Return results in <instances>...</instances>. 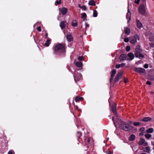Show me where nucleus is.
Instances as JSON below:
<instances>
[{
  "instance_id": "obj_64",
  "label": "nucleus",
  "mask_w": 154,
  "mask_h": 154,
  "mask_svg": "<svg viewBox=\"0 0 154 154\" xmlns=\"http://www.w3.org/2000/svg\"><path fill=\"white\" fill-rule=\"evenodd\" d=\"M109 117L110 119L111 118V116L109 115Z\"/></svg>"
},
{
  "instance_id": "obj_39",
  "label": "nucleus",
  "mask_w": 154,
  "mask_h": 154,
  "mask_svg": "<svg viewBox=\"0 0 154 154\" xmlns=\"http://www.w3.org/2000/svg\"><path fill=\"white\" fill-rule=\"evenodd\" d=\"M124 42H129V40L128 38H126L124 39Z\"/></svg>"
},
{
  "instance_id": "obj_3",
  "label": "nucleus",
  "mask_w": 154,
  "mask_h": 154,
  "mask_svg": "<svg viewBox=\"0 0 154 154\" xmlns=\"http://www.w3.org/2000/svg\"><path fill=\"white\" fill-rule=\"evenodd\" d=\"M143 53V50L139 45L136 46L135 48V57L140 59L143 58L144 56Z\"/></svg>"
},
{
  "instance_id": "obj_44",
  "label": "nucleus",
  "mask_w": 154,
  "mask_h": 154,
  "mask_svg": "<svg viewBox=\"0 0 154 154\" xmlns=\"http://www.w3.org/2000/svg\"><path fill=\"white\" fill-rule=\"evenodd\" d=\"M114 76H112V75H111V78H110V82H111L112 81V80H113V78H114Z\"/></svg>"
},
{
  "instance_id": "obj_22",
  "label": "nucleus",
  "mask_w": 154,
  "mask_h": 154,
  "mask_svg": "<svg viewBox=\"0 0 154 154\" xmlns=\"http://www.w3.org/2000/svg\"><path fill=\"white\" fill-rule=\"evenodd\" d=\"M145 142V140L144 139L141 138L140 139V141L138 142V143L140 145H142Z\"/></svg>"
},
{
  "instance_id": "obj_8",
  "label": "nucleus",
  "mask_w": 154,
  "mask_h": 154,
  "mask_svg": "<svg viewBox=\"0 0 154 154\" xmlns=\"http://www.w3.org/2000/svg\"><path fill=\"white\" fill-rule=\"evenodd\" d=\"M66 38L67 41L69 42H70L73 41V38L72 35L70 34H68L66 35Z\"/></svg>"
},
{
  "instance_id": "obj_34",
  "label": "nucleus",
  "mask_w": 154,
  "mask_h": 154,
  "mask_svg": "<svg viewBox=\"0 0 154 154\" xmlns=\"http://www.w3.org/2000/svg\"><path fill=\"white\" fill-rule=\"evenodd\" d=\"M78 60L79 61L84 60V58L83 56H79L78 57Z\"/></svg>"
},
{
  "instance_id": "obj_54",
  "label": "nucleus",
  "mask_w": 154,
  "mask_h": 154,
  "mask_svg": "<svg viewBox=\"0 0 154 154\" xmlns=\"http://www.w3.org/2000/svg\"><path fill=\"white\" fill-rule=\"evenodd\" d=\"M89 26V24L87 23H85V27H88Z\"/></svg>"
},
{
  "instance_id": "obj_60",
  "label": "nucleus",
  "mask_w": 154,
  "mask_h": 154,
  "mask_svg": "<svg viewBox=\"0 0 154 154\" xmlns=\"http://www.w3.org/2000/svg\"><path fill=\"white\" fill-rule=\"evenodd\" d=\"M151 144L152 145L154 146V142L152 141L151 142Z\"/></svg>"
},
{
  "instance_id": "obj_50",
  "label": "nucleus",
  "mask_w": 154,
  "mask_h": 154,
  "mask_svg": "<svg viewBox=\"0 0 154 154\" xmlns=\"http://www.w3.org/2000/svg\"><path fill=\"white\" fill-rule=\"evenodd\" d=\"M146 84L148 85H150L151 83L150 82L147 81L146 82Z\"/></svg>"
},
{
  "instance_id": "obj_30",
  "label": "nucleus",
  "mask_w": 154,
  "mask_h": 154,
  "mask_svg": "<svg viewBox=\"0 0 154 154\" xmlns=\"http://www.w3.org/2000/svg\"><path fill=\"white\" fill-rule=\"evenodd\" d=\"M97 15V12L96 10H94L93 11V17H96Z\"/></svg>"
},
{
  "instance_id": "obj_26",
  "label": "nucleus",
  "mask_w": 154,
  "mask_h": 154,
  "mask_svg": "<svg viewBox=\"0 0 154 154\" xmlns=\"http://www.w3.org/2000/svg\"><path fill=\"white\" fill-rule=\"evenodd\" d=\"M82 135V133L80 131H78L76 133V137L78 139L80 138Z\"/></svg>"
},
{
  "instance_id": "obj_17",
  "label": "nucleus",
  "mask_w": 154,
  "mask_h": 154,
  "mask_svg": "<svg viewBox=\"0 0 154 154\" xmlns=\"http://www.w3.org/2000/svg\"><path fill=\"white\" fill-rule=\"evenodd\" d=\"M128 56L130 58L131 60H133L134 57V54L131 53H128Z\"/></svg>"
},
{
  "instance_id": "obj_2",
  "label": "nucleus",
  "mask_w": 154,
  "mask_h": 154,
  "mask_svg": "<svg viewBox=\"0 0 154 154\" xmlns=\"http://www.w3.org/2000/svg\"><path fill=\"white\" fill-rule=\"evenodd\" d=\"M118 120H120L121 124L119 126L120 128L125 131H128L132 129L133 127L131 125L132 122H130V124H128L125 122H121V120L119 119Z\"/></svg>"
},
{
  "instance_id": "obj_18",
  "label": "nucleus",
  "mask_w": 154,
  "mask_h": 154,
  "mask_svg": "<svg viewBox=\"0 0 154 154\" xmlns=\"http://www.w3.org/2000/svg\"><path fill=\"white\" fill-rule=\"evenodd\" d=\"M88 4L89 5L95 6V2L94 0H91L89 2Z\"/></svg>"
},
{
  "instance_id": "obj_38",
  "label": "nucleus",
  "mask_w": 154,
  "mask_h": 154,
  "mask_svg": "<svg viewBox=\"0 0 154 154\" xmlns=\"http://www.w3.org/2000/svg\"><path fill=\"white\" fill-rule=\"evenodd\" d=\"M82 8H83V10L84 11H85L87 9L85 5H83L82 6Z\"/></svg>"
},
{
  "instance_id": "obj_6",
  "label": "nucleus",
  "mask_w": 154,
  "mask_h": 154,
  "mask_svg": "<svg viewBox=\"0 0 154 154\" xmlns=\"http://www.w3.org/2000/svg\"><path fill=\"white\" fill-rule=\"evenodd\" d=\"M122 72L120 71L117 73L115 79V82L119 81V79L122 78Z\"/></svg>"
},
{
  "instance_id": "obj_43",
  "label": "nucleus",
  "mask_w": 154,
  "mask_h": 154,
  "mask_svg": "<svg viewBox=\"0 0 154 154\" xmlns=\"http://www.w3.org/2000/svg\"><path fill=\"white\" fill-rule=\"evenodd\" d=\"M13 153L14 152L13 151H10L8 152V154H13Z\"/></svg>"
},
{
  "instance_id": "obj_13",
  "label": "nucleus",
  "mask_w": 154,
  "mask_h": 154,
  "mask_svg": "<svg viewBox=\"0 0 154 154\" xmlns=\"http://www.w3.org/2000/svg\"><path fill=\"white\" fill-rule=\"evenodd\" d=\"M83 99V98L82 97L76 96L75 98V100L76 102H79L82 101Z\"/></svg>"
},
{
  "instance_id": "obj_37",
  "label": "nucleus",
  "mask_w": 154,
  "mask_h": 154,
  "mask_svg": "<svg viewBox=\"0 0 154 154\" xmlns=\"http://www.w3.org/2000/svg\"><path fill=\"white\" fill-rule=\"evenodd\" d=\"M143 67L146 69H147L149 67V65L147 63L145 64L144 65Z\"/></svg>"
},
{
  "instance_id": "obj_29",
  "label": "nucleus",
  "mask_w": 154,
  "mask_h": 154,
  "mask_svg": "<svg viewBox=\"0 0 154 154\" xmlns=\"http://www.w3.org/2000/svg\"><path fill=\"white\" fill-rule=\"evenodd\" d=\"M153 131V129L152 128H150L147 129L146 131V132L147 133H152Z\"/></svg>"
},
{
  "instance_id": "obj_57",
  "label": "nucleus",
  "mask_w": 154,
  "mask_h": 154,
  "mask_svg": "<svg viewBox=\"0 0 154 154\" xmlns=\"http://www.w3.org/2000/svg\"><path fill=\"white\" fill-rule=\"evenodd\" d=\"M143 4L146 3V0H141Z\"/></svg>"
},
{
  "instance_id": "obj_53",
  "label": "nucleus",
  "mask_w": 154,
  "mask_h": 154,
  "mask_svg": "<svg viewBox=\"0 0 154 154\" xmlns=\"http://www.w3.org/2000/svg\"><path fill=\"white\" fill-rule=\"evenodd\" d=\"M144 128H140V131H143L144 130Z\"/></svg>"
},
{
  "instance_id": "obj_36",
  "label": "nucleus",
  "mask_w": 154,
  "mask_h": 154,
  "mask_svg": "<svg viewBox=\"0 0 154 154\" xmlns=\"http://www.w3.org/2000/svg\"><path fill=\"white\" fill-rule=\"evenodd\" d=\"M137 39L139 40H140V38L138 35H135V42H136Z\"/></svg>"
},
{
  "instance_id": "obj_32",
  "label": "nucleus",
  "mask_w": 154,
  "mask_h": 154,
  "mask_svg": "<svg viewBox=\"0 0 154 154\" xmlns=\"http://www.w3.org/2000/svg\"><path fill=\"white\" fill-rule=\"evenodd\" d=\"M116 72V70L115 69H113L112 71V74L111 75H112V76H114Z\"/></svg>"
},
{
  "instance_id": "obj_20",
  "label": "nucleus",
  "mask_w": 154,
  "mask_h": 154,
  "mask_svg": "<svg viewBox=\"0 0 154 154\" xmlns=\"http://www.w3.org/2000/svg\"><path fill=\"white\" fill-rule=\"evenodd\" d=\"M131 14V12L129 11V9H128V12L127 13V15H126V18L127 19H129V20L128 21V22L131 19V17H130Z\"/></svg>"
},
{
  "instance_id": "obj_9",
  "label": "nucleus",
  "mask_w": 154,
  "mask_h": 154,
  "mask_svg": "<svg viewBox=\"0 0 154 154\" xmlns=\"http://www.w3.org/2000/svg\"><path fill=\"white\" fill-rule=\"evenodd\" d=\"M67 9L65 7L62 8L61 10V12L63 15L66 14L67 12Z\"/></svg>"
},
{
  "instance_id": "obj_49",
  "label": "nucleus",
  "mask_w": 154,
  "mask_h": 154,
  "mask_svg": "<svg viewBox=\"0 0 154 154\" xmlns=\"http://www.w3.org/2000/svg\"><path fill=\"white\" fill-rule=\"evenodd\" d=\"M131 147L133 151H134V144H131Z\"/></svg>"
},
{
  "instance_id": "obj_62",
  "label": "nucleus",
  "mask_w": 154,
  "mask_h": 154,
  "mask_svg": "<svg viewBox=\"0 0 154 154\" xmlns=\"http://www.w3.org/2000/svg\"><path fill=\"white\" fill-rule=\"evenodd\" d=\"M78 7H79L80 8H82V7L81 6L80 4H79V5Z\"/></svg>"
},
{
  "instance_id": "obj_35",
  "label": "nucleus",
  "mask_w": 154,
  "mask_h": 154,
  "mask_svg": "<svg viewBox=\"0 0 154 154\" xmlns=\"http://www.w3.org/2000/svg\"><path fill=\"white\" fill-rule=\"evenodd\" d=\"M131 49L130 47L129 46H127L126 48V50L127 51H129Z\"/></svg>"
},
{
  "instance_id": "obj_15",
  "label": "nucleus",
  "mask_w": 154,
  "mask_h": 154,
  "mask_svg": "<svg viewBox=\"0 0 154 154\" xmlns=\"http://www.w3.org/2000/svg\"><path fill=\"white\" fill-rule=\"evenodd\" d=\"M136 25L137 27L139 29L141 28L143 26L142 24L138 20L136 21Z\"/></svg>"
},
{
  "instance_id": "obj_59",
  "label": "nucleus",
  "mask_w": 154,
  "mask_h": 154,
  "mask_svg": "<svg viewBox=\"0 0 154 154\" xmlns=\"http://www.w3.org/2000/svg\"><path fill=\"white\" fill-rule=\"evenodd\" d=\"M139 135L141 136H142L143 135V133L142 132H141L140 133Z\"/></svg>"
},
{
  "instance_id": "obj_31",
  "label": "nucleus",
  "mask_w": 154,
  "mask_h": 154,
  "mask_svg": "<svg viewBox=\"0 0 154 154\" xmlns=\"http://www.w3.org/2000/svg\"><path fill=\"white\" fill-rule=\"evenodd\" d=\"M61 4V0H59V1H56L55 3V5H60Z\"/></svg>"
},
{
  "instance_id": "obj_11",
  "label": "nucleus",
  "mask_w": 154,
  "mask_h": 154,
  "mask_svg": "<svg viewBox=\"0 0 154 154\" xmlns=\"http://www.w3.org/2000/svg\"><path fill=\"white\" fill-rule=\"evenodd\" d=\"M66 23V22L64 21H62L60 22V26L62 29H63L65 28L66 26V25L65 23Z\"/></svg>"
},
{
  "instance_id": "obj_24",
  "label": "nucleus",
  "mask_w": 154,
  "mask_h": 154,
  "mask_svg": "<svg viewBox=\"0 0 154 154\" xmlns=\"http://www.w3.org/2000/svg\"><path fill=\"white\" fill-rule=\"evenodd\" d=\"M135 139V135L132 134L129 137V140L131 141L134 140Z\"/></svg>"
},
{
  "instance_id": "obj_63",
  "label": "nucleus",
  "mask_w": 154,
  "mask_h": 154,
  "mask_svg": "<svg viewBox=\"0 0 154 154\" xmlns=\"http://www.w3.org/2000/svg\"><path fill=\"white\" fill-rule=\"evenodd\" d=\"M75 107H76V109H78V107L77 106H75Z\"/></svg>"
},
{
  "instance_id": "obj_4",
  "label": "nucleus",
  "mask_w": 154,
  "mask_h": 154,
  "mask_svg": "<svg viewBox=\"0 0 154 154\" xmlns=\"http://www.w3.org/2000/svg\"><path fill=\"white\" fill-rule=\"evenodd\" d=\"M111 110L112 112H113L114 115L116 116V119L119 120V118L117 117L118 116L116 112V104L115 103H113L112 104L111 107Z\"/></svg>"
},
{
  "instance_id": "obj_19",
  "label": "nucleus",
  "mask_w": 154,
  "mask_h": 154,
  "mask_svg": "<svg viewBox=\"0 0 154 154\" xmlns=\"http://www.w3.org/2000/svg\"><path fill=\"white\" fill-rule=\"evenodd\" d=\"M125 33L128 35H129L130 32V29L128 27L125 28Z\"/></svg>"
},
{
  "instance_id": "obj_55",
  "label": "nucleus",
  "mask_w": 154,
  "mask_h": 154,
  "mask_svg": "<svg viewBox=\"0 0 154 154\" xmlns=\"http://www.w3.org/2000/svg\"><path fill=\"white\" fill-rule=\"evenodd\" d=\"M106 154H113V153L110 151H109L107 152Z\"/></svg>"
},
{
  "instance_id": "obj_23",
  "label": "nucleus",
  "mask_w": 154,
  "mask_h": 154,
  "mask_svg": "<svg viewBox=\"0 0 154 154\" xmlns=\"http://www.w3.org/2000/svg\"><path fill=\"white\" fill-rule=\"evenodd\" d=\"M71 25L72 26L76 27L78 25V23L75 20H73L72 23Z\"/></svg>"
},
{
  "instance_id": "obj_12",
  "label": "nucleus",
  "mask_w": 154,
  "mask_h": 154,
  "mask_svg": "<svg viewBox=\"0 0 154 154\" xmlns=\"http://www.w3.org/2000/svg\"><path fill=\"white\" fill-rule=\"evenodd\" d=\"M143 151L147 153H150L151 151L150 147L148 146L144 148L143 149Z\"/></svg>"
},
{
  "instance_id": "obj_45",
  "label": "nucleus",
  "mask_w": 154,
  "mask_h": 154,
  "mask_svg": "<svg viewBox=\"0 0 154 154\" xmlns=\"http://www.w3.org/2000/svg\"><path fill=\"white\" fill-rule=\"evenodd\" d=\"M140 0H135V3H136L137 4H139L140 2Z\"/></svg>"
},
{
  "instance_id": "obj_1",
  "label": "nucleus",
  "mask_w": 154,
  "mask_h": 154,
  "mask_svg": "<svg viewBox=\"0 0 154 154\" xmlns=\"http://www.w3.org/2000/svg\"><path fill=\"white\" fill-rule=\"evenodd\" d=\"M53 49L54 51V54L60 56L63 55L65 56L66 49L65 45L62 43H57L53 48Z\"/></svg>"
},
{
  "instance_id": "obj_14",
  "label": "nucleus",
  "mask_w": 154,
  "mask_h": 154,
  "mask_svg": "<svg viewBox=\"0 0 154 154\" xmlns=\"http://www.w3.org/2000/svg\"><path fill=\"white\" fill-rule=\"evenodd\" d=\"M74 76L75 80L78 81L80 80V78L81 77V76L80 74L77 75L76 73H75L74 75Z\"/></svg>"
},
{
  "instance_id": "obj_47",
  "label": "nucleus",
  "mask_w": 154,
  "mask_h": 154,
  "mask_svg": "<svg viewBox=\"0 0 154 154\" xmlns=\"http://www.w3.org/2000/svg\"><path fill=\"white\" fill-rule=\"evenodd\" d=\"M149 46L152 47H154V44L152 43H150L149 44Z\"/></svg>"
},
{
  "instance_id": "obj_25",
  "label": "nucleus",
  "mask_w": 154,
  "mask_h": 154,
  "mask_svg": "<svg viewBox=\"0 0 154 154\" xmlns=\"http://www.w3.org/2000/svg\"><path fill=\"white\" fill-rule=\"evenodd\" d=\"M75 65L77 67H81L82 66V63L81 62L79 61L76 63Z\"/></svg>"
},
{
  "instance_id": "obj_28",
  "label": "nucleus",
  "mask_w": 154,
  "mask_h": 154,
  "mask_svg": "<svg viewBox=\"0 0 154 154\" xmlns=\"http://www.w3.org/2000/svg\"><path fill=\"white\" fill-rule=\"evenodd\" d=\"M151 120V118L149 117H147L144 118L143 119V121L144 122H147L148 121H150Z\"/></svg>"
},
{
  "instance_id": "obj_21",
  "label": "nucleus",
  "mask_w": 154,
  "mask_h": 154,
  "mask_svg": "<svg viewBox=\"0 0 154 154\" xmlns=\"http://www.w3.org/2000/svg\"><path fill=\"white\" fill-rule=\"evenodd\" d=\"M51 39H47L46 40V42L45 43L44 45L46 47H48L50 45V42H51Z\"/></svg>"
},
{
  "instance_id": "obj_27",
  "label": "nucleus",
  "mask_w": 154,
  "mask_h": 154,
  "mask_svg": "<svg viewBox=\"0 0 154 154\" xmlns=\"http://www.w3.org/2000/svg\"><path fill=\"white\" fill-rule=\"evenodd\" d=\"M82 18L83 19V20L85 21V19H86L87 17V15L85 13H82L81 14Z\"/></svg>"
},
{
  "instance_id": "obj_10",
  "label": "nucleus",
  "mask_w": 154,
  "mask_h": 154,
  "mask_svg": "<svg viewBox=\"0 0 154 154\" xmlns=\"http://www.w3.org/2000/svg\"><path fill=\"white\" fill-rule=\"evenodd\" d=\"M127 57V56L126 54H123L120 55L119 57V59L121 61H122L125 60Z\"/></svg>"
},
{
  "instance_id": "obj_5",
  "label": "nucleus",
  "mask_w": 154,
  "mask_h": 154,
  "mask_svg": "<svg viewBox=\"0 0 154 154\" xmlns=\"http://www.w3.org/2000/svg\"><path fill=\"white\" fill-rule=\"evenodd\" d=\"M139 11L141 14L144 15L145 13V7L143 4H141L139 7Z\"/></svg>"
},
{
  "instance_id": "obj_41",
  "label": "nucleus",
  "mask_w": 154,
  "mask_h": 154,
  "mask_svg": "<svg viewBox=\"0 0 154 154\" xmlns=\"http://www.w3.org/2000/svg\"><path fill=\"white\" fill-rule=\"evenodd\" d=\"M143 145V146H147L148 145V143L147 142L145 141Z\"/></svg>"
},
{
  "instance_id": "obj_48",
  "label": "nucleus",
  "mask_w": 154,
  "mask_h": 154,
  "mask_svg": "<svg viewBox=\"0 0 154 154\" xmlns=\"http://www.w3.org/2000/svg\"><path fill=\"white\" fill-rule=\"evenodd\" d=\"M130 42L132 44L135 43V40L133 39V40H131L130 41Z\"/></svg>"
},
{
  "instance_id": "obj_58",
  "label": "nucleus",
  "mask_w": 154,
  "mask_h": 154,
  "mask_svg": "<svg viewBox=\"0 0 154 154\" xmlns=\"http://www.w3.org/2000/svg\"><path fill=\"white\" fill-rule=\"evenodd\" d=\"M48 34L47 33H46L45 34V36H46V38H48Z\"/></svg>"
},
{
  "instance_id": "obj_40",
  "label": "nucleus",
  "mask_w": 154,
  "mask_h": 154,
  "mask_svg": "<svg viewBox=\"0 0 154 154\" xmlns=\"http://www.w3.org/2000/svg\"><path fill=\"white\" fill-rule=\"evenodd\" d=\"M121 67V65L120 64H117L116 65V68H119L120 67Z\"/></svg>"
},
{
  "instance_id": "obj_56",
  "label": "nucleus",
  "mask_w": 154,
  "mask_h": 154,
  "mask_svg": "<svg viewBox=\"0 0 154 154\" xmlns=\"http://www.w3.org/2000/svg\"><path fill=\"white\" fill-rule=\"evenodd\" d=\"M140 122L135 123V126L139 125H140Z\"/></svg>"
},
{
  "instance_id": "obj_42",
  "label": "nucleus",
  "mask_w": 154,
  "mask_h": 154,
  "mask_svg": "<svg viewBox=\"0 0 154 154\" xmlns=\"http://www.w3.org/2000/svg\"><path fill=\"white\" fill-rule=\"evenodd\" d=\"M37 29L38 31L41 32V29L40 26L38 27Z\"/></svg>"
},
{
  "instance_id": "obj_61",
  "label": "nucleus",
  "mask_w": 154,
  "mask_h": 154,
  "mask_svg": "<svg viewBox=\"0 0 154 154\" xmlns=\"http://www.w3.org/2000/svg\"><path fill=\"white\" fill-rule=\"evenodd\" d=\"M149 40L151 41H153L154 40V39L153 38V39H152V38H149Z\"/></svg>"
},
{
  "instance_id": "obj_46",
  "label": "nucleus",
  "mask_w": 154,
  "mask_h": 154,
  "mask_svg": "<svg viewBox=\"0 0 154 154\" xmlns=\"http://www.w3.org/2000/svg\"><path fill=\"white\" fill-rule=\"evenodd\" d=\"M128 79H126L125 78H124V82L125 83H127V82H128Z\"/></svg>"
},
{
  "instance_id": "obj_16",
  "label": "nucleus",
  "mask_w": 154,
  "mask_h": 154,
  "mask_svg": "<svg viewBox=\"0 0 154 154\" xmlns=\"http://www.w3.org/2000/svg\"><path fill=\"white\" fill-rule=\"evenodd\" d=\"M92 138L91 137H88V138L85 137V138L84 139V141L86 144L89 143H90V140H91Z\"/></svg>"
},
{
  "instance_id": "obj_51",
  "label": "nucleus",
  "mask_w": 154,
  "mask_h": 154,
  "mask_svg": "<svg viewBox=\"0 0 154 154\" xmlns=\"http://www.w3.org/2000/svg\"><path fill=\"white\" fill-rule=\"evenodd\" d=\"M120 65L121 67H122L125 65V64L124 63H122L120 64Z\"/></svg>"
},
{
  "instance_id": "obj_52",
  "label": "nucleus",
  "mask_w": 154,
  "mask_h": 154,
  "mask_svg": "<svg viewBox=\"0 0 154 154\" xmlns=\"http://www.w3.org/2000/svg\"><path fill=\"white\" fill-rule=\"evenodd\" d=\"M114 117H112V121L113 122L114 124V125H115V121L114 120Z\"/></svg>"
},
{
  "instance_id": "obj_33",
  "label": "nucleus",
  "mask_w": 154,
  "mask_h": 154,
  "mask_svg": "<svg viewBox=\"0 0 154 154\" xmlns=\"http://www.w3.org/2000/svg\"><path fill=\"white\" fill-rule=\"evenodd\" d=\"M145 137L147 139H149L151 136V135L150 134H146L145 135Z\"/></svg>"
},
{
  "instance_id": "obj_7",
  "label": "nucleus",
  "mask_w": 154,
  "mask_h": 154,
  "mask_svg": "<svg viewBox=\"0 0 154 154\" xmlns=\"http://www.w3.org/2000/svg\"><path fill=\"white\" fill-rule=\"evenodd\" d=\"M135 71L140 73H144L146 70L143 68H135Z\"/></svg>"
}]
</instances>
